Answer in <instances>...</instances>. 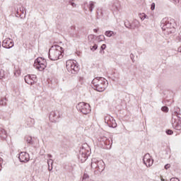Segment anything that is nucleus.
Returning a JSON list of instances; mask_svg holds the SVG:
<instances>
[{"label": "nucleus", "instance_id": "obj_1", "mask_svg": "<svg viewBox=\"0 0 181 181\" xmlns=\"http://www.w3.org/2000/svg\"><path fill=\"white\" fill-rule=\"evenodd\" d=\"M64 49L59 45L52 46L49 50V59L52 61L59 60L63 58Z\"/></svg>", "mask_w": 181, "mask_h": 181}, {"label": "nucleus", "instance_id": "obj_2", "mask_svg": "<svg viewBox=\"0 0 181 181\" xmlns=\"http://www.w3.org/2000/svg\"><path fill=\"white\" fill-rule=\"evenodd\" d=\"M108 86V81L103 77H96L92 81V87L96 91L103 92Z\"/></svg>", "mask_w": 181, "mask_h": 181}, {"label": "nucleus", "instance_id": "obj_3", "mask_svg": "<svg viewBox=\"0 0 181 181\" xmlns=\"http://www.w3.org/2000/svg\"><path fill=\"white\" fill-rule=\"evenodd\" d=\"M92 169H96L95 173H101L105 169V163L103 160H98L97 158H93L91 161Z\"/></svg>", "mask_w": 181, "mask_h": 181}, {"label": "nucleus", "instance_id": "obj_4", "mask_svg": "<svg viewBox=\"0 0 181 181\" xmlns=\"http://www.w3.org/2000/svg\"><path fill=\"white\" fill-rule=\"evenodd\" d=\"M66 67L69 73L71 74H77L80 68H78V64L74 60H68L66 62Z\"/></svg>", "mask_w": 181, "mask_h": 181}, {"label": "nucleus", "instance_id": "obj_5", "mask_svg": "<svg viewBox=\"0 0 181 181\" xmlns=\"http://www.w3.org/2000/svg\"><path fill=\"white\" fill-rule=\"evenodd\" d=\"M172 125L174 129L181 131V115L177 112L173 114Z\"/></svg>", "mask_w": 181, "mask_h": 181}, {"label": "nucleus", "instance_id": "obj_6", "mask_svg": "<svg viewBox=\"0 0 181 181\" xmlns=\"http://www.w3.org/2000/svg\"><path fill=\"white\" fill-rule=\"evenodd\" d=\"M76 110L84 115H87V114H90V112H91V107H90V105L84 102H80L78 103L76 105Z\"/></svg>", "mask_w": 181, "mask_h": 181}, {"label": "nucleus", "instance_id": "obj_7", "mask_svg": "<svg viewBox=\"0 0 181 181\" xmlns=\"http://www.w3.org/2000/svg\"><path fill=\"white\" fill-rule=\"evenodd\" d=\"M90 155V151L86 149V144H83L79 149L78 159L83 163L87 160L88 156Z\"/></svg>", "mask_w": 181, "mask_h": 181}, {"label": "nucleus", "instance_id": "obj_8", "mask_svg": "<svg viewBox=\"0 0 181 181\" xmlns=\"http://www.w3.org/2000/svg\"><path fill=\"white\" fill-rule=\"evenodd\" d=\"M47 66V63H46V59L42 57H38L35 60L34 67H35L37 70H39V71H43Z\"/></svg>", "mask_w": 181, "mask_h": 181}, {"label": "nucleus", "instance_id": "obj_9", "mask_svg": "<svg viewBox=\"0 0 181 181\" xmlns=\"http://www.w3.org/2000/svg\"><path fill=\"white\" fill-rule=\"evenodd\" d=\"M62 118L59 110H53L49 114V120L51 122H59Z\"/></svg>", "mask_w": 181, "mask_h": 181}, {"label": "nucleus", "instance_id": "obj_10", "mask_svg": "<svg viewBox=\"0 0 181 181\" xmlns=\"http://www.w3.org/2000/svg\"><path fill=\"white\" fill-rule=\"evenodd\" d=\"M160 27L162 30H164V31L167 30V32H170V29H172L173 28V25H172V23L168 21V18H163L161 21Z\"/></svg>", "mask_w": 181, "mask_h": 181}, {"label": "nucleus", "instance_id": "obj_11", "mask_svg": "<svg viewBox=\"0 0 181 181\" xmlns=\"http://www.w3.org/2000/svg\"><path fill=\"white\" fill-rule=\"evenodd\" d=\"M105 122L110 128H117V122H115V119L111 115L105 117Z\"/></svg>", "mask_w": 181, "mask_h": 181}, {"label": "nucleus", "instance_id": "obj_12", "mask_svg": "<svg viewBox=\"0 0 181 181\" xmlns=\"http://www.w3.org/2000/svg\"><path fill=\"white\" fill-rule=\"evenodd\" d=\"M143 162L147 168H151L153 165V159L151 158L149 153L145 154L143 158Z\"/></svg>", "mask_w": 181, "mask_h": 181}, {"label": "nucleus", "instance_id": "obj_13", "mask_svg": "<svg viewBox=\"0 0 181 181\" xmlns=\"http://www.w3.org/2000/svg\"><path fill=\"white\" fill-rule=\"evenodd\" d=\"M24 80L30 86H33L37 81L36 75H27L25 76Z\"/></svg>", "mask_w": 181, "mask_h": 181}, {"label": "nucleus", "instance_id": "obj_14", "mask_svg": "<svg viewBox=\"0 0 181 181\" xmlns=\"http://www.w3.org/2000/svg\"><path fill=\"white\" fill-rule=\"evenodd\" d=\"M18 159H19L20 162H21L23 163H26L29 162V160H30V157L29 156V153H28L26 152H21L19 154Z\"/></svg>", "mask_w": 181, "mask_h": 181}, {"label": "nucleus", "instance_id": "obj_15", "mask_svg": "<svg viewBox=\"0 0 181 181\" xmlns=\"http://www.w3.org/2000/svg\"><path fill=\"white\" fill-rule=\"evenodd\" d=\"M2 46L5 49H11L14 46L13 40L11 38H6L3 41Z\"/></svg>", "mask_w": 181, "mask_h": 181}, {"label": "nucleus", "instance_id": "obj_16", "mask_svg": "<svg viewBox=\"0 0 181 181\" xmlns=\"http://www.w3.org/2000/svg\"><path fill=\"white\" fill-rule=\"evenodd\" d=\"M0 80L6 83V81L11 80V76H9V74L6 73L4 69H0Z\"/></svg>", "mask_w": 181, "mask_h": 181}, {"label": "nucleus", "instance_id": "obj_17", "mask_svg": "<svg viewBox=\"0 0 181 181\" xmlns=\"http://www.w3.org/2000/svg\"><path fill=\"white\" fill-rule=\"evenodd\" d=\"M95 8V2L89 1V3L85 4V11H88L89 12H93V9Z\"/></svg>", "mask_w": 181, "mask_h": 181}, {"label": "nucleus", "instance_id": "obj_18", "mask_svg": "<svg viewBox=\"0 0 181 181\" xmlns=\"http://www.w3.org/2000/svg\"><path fill=\"white\" fill-rule=\"evenodd\" d=\"M138 21H135L133 22L132 24L129 23V21H125L124 22V26L127 29H135V28H138Z\"/></svg>", "mask_w": 181, "mask_h": 181}, {"label": "nucleus", "instance_id": "obj_19", "mask_svg": "<svg viewBox=\"0 0 181 181\" xmlns=\"http://www.w3.org/2000/svg\"><path fill=\"white\" fill-rule=\"evenodd\" d=\"M8 138V133L2 125H0V139L5 141Z\"/></svg>", "mask_w": 181, "mask_h": 181}, {"label": "nucleus", "instance_id": "obj_20", "mask_svg": "<svg viewBox=\"0 0 181 181\" xmlns=\"http://www.w3.org/2000/svg\"><path fill=\"white\" fill-rule=\"evenodd\" d=\"M100 141L104 142L105 145H112V139H107V137H103L100 139Z\"/></svg>", "mask_w": 181, "mask_h": 181}, {"label": "nucleus", "instance_id": "obj_21", "mask_svg": "<svg viewBox=\"0 0 181 181\" xmlns=\"http://www.w3.org/2000/svg\"><path fill=\"white\" fill-rule=\"evenodd\" d=\"M96 18L97 19H101V18H103V16H104V13H103V8H98L96 11Z\"/></svg>", "mask_w": 181, "mask_h": 181}, {"label": "nucleus", "instance_id": "obj_22", "mask_svg": "<svg viewBox=\"0 0 181 181\" xmlns=\"http://www.w3.org/2000/svg\"><path fill=\"white\" fill-rule=\"evenodd\" d=\"M105 35L107 37H111L112 36H115V35H117V33H115L114 31H111V30H107L105 31Z\"/></svg>", "mask_w": 181, "mask_h": 181}, {"label": "nucleus", "instance_id": "obj_23", "mask_svg": "<svg viewBox=\"0 0 181 181\" xmlns=\"http://www.w3.org/2000/svg\"><path fill=\"white\" fill-rule=\"evenodd\" d=\"M26 124L28 125V127H33V125H35V119L28 118L27 119Z\"/></svg>", "mask_w": 181, "mask_h": 181}, {"label": "nucleus", "instance_id": "obj_24", "mask_svg": "<svg viewBox=\"0 0 181 181\" xmlns=\"http://www.w3.org/2000/svg\"><path fill=\"white\" fill-rule=\"evenodd\" d=\"M47 163H48V170L51 172V170H53V160L49 159L47 160Z\"/></svg>", "mask_w": 181, "mask_h": 181}, {"label": "nucleus", "instance_id": "obj_25", "mask_svg": "<svg viewBox=\"0 0 181 181\" xmlns=\"http://www.w3.org/2000/svg\"><path fill=\"white\" fill-rule=\"evenodd\" d=\"M95 37V35L90 34L88 36V40L89 43H94V39Z\"/></svg>", "mask_w": 181, "mask_h": 181}, {"label": "nucleus", "instance_id": "obj_26", "mask_svg": "<svg viewBox=\"0 0 181 181\" xmlns=\"http://www.w3.org/2000/svg\"><path fill=\"white\" fill-rule=\"evenodd\" d=\"M6 101L7 100L6 98H1L0 100V105L5 107V105H6Z\"/></svg>", "mask_w": 181, "mask_h": 181}, {"label": "nucleus", "instance_id": "obj_27", "mask_svg": "<svg viewBox=\"0 0 181 181\" xmlns=\"http://www.w3.org/2000/svg\"><path fill=\"white\" fill-rule=\"evenodd\" d=\"M25 140H26L27 144H30V145L33 144V141L32 140V136H27Z\"/></svg>", "mask_w": 181, "mask_h": 181}, {"label": "nucleus", "instance_id": "obj_28", "mask_svg": "<svg viewBox=\"0 0 181 181\" xmlns=\"http://www.w3.org/2000/svg\"><path fill=\"white\" fill-rule=\"evenodd\" d=\"M90 50H92V52H95V49H98V45H97L96 44H94L93 45H90Z\"/></svg>", "mask_w": 181, "mask_h": 181}, {"label": "nucleus", "instance_id": "obj_29", "mask_svg": "<svg viewBox=\"0 0 181 181\" xmlns=\"http://www.w3.org/2000/svg\"><path fill=\"white\" fill-rule=\"evenodd\" d=\"M105 40V37L103 35L98 36V42H103Z\"/></svg>", "mask_w": 181, "mask_h": 181}, {"label": "nucleus", "instance_id": "obj_30", "mask_svg": "<svg viewBox=\"0 0 181 181\" xmlns=\"http://www.w3.org/2000/svg\"><path fill=\"white\" fill-rule=\"evenodd\" d=\"M69 5L73 6V8H76L77 6V4H76L74 2H73V0H69Z\"/></svg>", "mask_w": 181, "mask_h": 181}, {"label": "nucleus", "instance_id": "obj_31", "mask_svg": "<svg viewBox=\"0 0 181 181\" xmlns=\"http://www.w3.org/2000/svg\"><path fill=\"white\" fill-rule=\"evenodd\" d=\"M161 110L163 111V112H168L169 111V108L166 106H163L161 107Z\"/></svg>", "mask_w": 181, "mask_h": 181}, {"label": "nucleus", "instance_id": "obj_32", "mask_svg": "<svg viewBox=\"0 0 181 181\" xmlns=\"http://www.w3.org/2000/svg\"><path fill=\"white\" fill-rule=\"evenodd\" d=\"M89 177H90V176L88 175V174H84L83 176V180H87V179H88Z\"/></svg>", "mask_w": 181, "mask_h": 181}, {"label": "nucleus", "instance_id": "obj_33", "mask_svg": "<svg viewBox=\"0 0 181 181\" xmlns=\"http://www.w3.org/2000/svg\"><path fill=\"white\" fill-rule=\"evenodd\" d=\"M107 47V45L105 44H103L100 47V53L102 50H105V48Z\"/></svg>", "mask_w": 181, "mask_h": 181}, {"label": "nucleus", "instance_id": "obj_34", "mask_svg": "<svg viewBox=\"0 0 181 181\" xmlns=\"http://www.w3.org/2000/svg\"><path fill=\"white\" fill-rule=\"evenodd\" d=\"M166 134L168 135H172V134H173V131L170 130V129H168L166 131Z\"/></svg>", "mask_w": 181, "mask_h": 181}, {"label": "nucleus", "instance_id": "obj_35", "mask_svg": "<svg viewBox=\"0 0 181 181\" xmlns=\"http://www.w3.org/2000/svg\"><path fill=\"white\" fill-rule=\"evenodd\" d=\"M170 181H180V180H179L177 177H172L170 178Z\"/></svg>", "mask_w": 181, "mask_h": 181}, {"label": "nucleus", "instance_id": "obj_36", "mask_svg": "<svg viewBox=\"0 0 181 181\" xmlns=\"http://www.w3.org/2000/svg\"><path fill=\"white\" fill-rule=\"evenodd\" d=\"M155 6H156L155 3H152L151 6V11H155Z\"/></svg>", "mask_w": 181, "mask_h": 181}, {"label": "nucleus", "instance_id": "obj_37", "mask_svg": "<svg viewBox=\"0 0 181 181\" xmlns=\"http://www.w3.org/2000/svg\"><path fill=\"white\" fill-rule=\"evenodd\" d=\"M14 75L18 77V76H21V71H17L16 72L14 73Z\"/></svg>", "mask_w": 181, "mask_h": 181}, {"label": "nucleus", "instance_id": "obj_38", "mask_svg": "<svg viewBox=\"0 0 181 181\" xmlns=\"http://www.w3.org/2000/svg\"><path fill=\"white\" fill-rule=\"evenodd\" d=\"M2 158L0 157V170L2 169Z\"/></svg>", "mask_w": 181, "mask_h": 181}, {"label": "nucleus", "instance_id": "obj_39", "mask_svg": "<svg viewBox=\"0 0 181 181\" xmlns=\"http://www.w3.org/2000/svg\"><path fill=\"white\" fill-rule=\"evenodd\" d=\"M169 168H170V164H166L165 165V169H169Z\"/></svg>", "mask_w": 181, "mask_h": 181}, {"label": "nucleus", "instance_id": "obj_40", "mask_svg": "<svg viewBox=\"0 0 181 181\" xmlns=\"http://www.w3.org/2000/svg\"><path fill=\"white\" fill-rule=\"evenodd\" d=\"M20 11L21 12L22 14L24 13L23 7L20 8Z\"/></svg>", "mask_w": 181, "mask_h": 181}, {"label": "nucleus", "instance_id": "obj_41", "mask_svg": "<svg viewBox=\"0 0 181 181\" xmlns=\"http://www.w3.org/2000/svg\"><path fill=\"white\" fill-rule=\"evenodd\" d=\"M140 18H141V21H144L146 17H145V15H144V16H141Z\"/></svg>", "mask_w": 181, "mask_h": 181}, {"label": "nucleus", "instance_id": "obj_42", "mask_svg": "<svg viewBox=\"0 0 181 181\" xmlns=\"http://www.w3.org/2000/svg\"><path fill=\"white\" fill-rule=\"evenodd\" d=\"M175 4H179L180 2V0H173Z\"/></svg>", "mask_w": 181, "mask_h": 181}, {"label": "nucleus", "instance_id": "obj_43", "mask_svg": "<svg viewBox=\"0 0 181 181\" xmlns=\"http://www.w3.org/2000/svg\"><path fill=\"white\" fill-rule=\"evenodd\" d=\"M93 32H94L95 33H97V32H98V29H96V28L93 29Z\"/></svg>", "mask_w": 181, "mask_h": 181}, {"label": "nucleus", "instance_id": "obj_44", "mask_svg": "<svg viewBox=\"0 0 181 181\" xmlns=\"http://www.w3.org/2000/svg\"><path fill=\"white\" fill-rule=\"evenodd\" d=\"M47 158H53V156H52L51 154H47Z\"/></svg>", "mask_w": 181, "mask_h": 181}, {"label": "nucleus", "instance_id": "obj_45", "mask_svg": "<svg viewBox=\"0 0 181 181\" xmlns=\"http://www.w3.org/2000/svg\"><path fill=\"white\" fill-rule=\"evenodd\" d=\"M21 16V14H19V10H17V16Z\"/></svg>", "mask_w": 181, "mask_h": 181}, {"label": "nucleus", "instance_id": "obj_46", "mask_svg": "<svg viewBox=\"0 0 181 181\" xmlns=\"http://www.w3.org/2000/svg\"><path fill=\"white\" fill-rule=\"evenodd\" d=\"M178 52H180L181 53V47H180L178 48Z\"/></svg>", "mask_w": 181, "mask_h": 181}, {"label": "nucleus", "instance_id": "obj_47", "mask_svg": "<svg viewBox=\"0 0 181 181\" xmlns=\"http://www.w3.org/2000/svg\"><path fill=\"white\" fill-rule=\"evenodd\" d=\"M177 111H180V109L179 107H177Z\"/></svg>", "mask_w": 181, "mask_h": 181}, {"label": "nucleus", "instance_id": "obj_48", "mask_svg": "<svg viewBox=\"0 0 181 181\" xmlns=\"http://www.w3.org/2000/svg\"><path fill=\"white\" fill-rule=\"evenodd\" d=\"M131 59H132V56H131ZM132 62H133V63H134V60L132 59Z\"/></svg>", "mask_w": 181, "mask_h": 181}, {"label": "nucleus", "instance_id": "obj_49", "mask_svg": "<svg viewBox=\"0 0 181 181\" xmlns=\"http://www.w3.org/2000/svg\"><path fill=\"white\" fill-rule=\"evenodd\" d=\"M162 181H165V179H161Z\"/></svg>", "mask_w": 181, "mask_h": 181}, {"label": "nucleus", "instance_id": "obj_50", "mask_svg": "<svg viewBox=\"0 0 181 181\" xmlns=\"http://www.w3.org/2000/svg\"><path fill=\"white\" fill-rule=\"evenodd\" d=\"M81 78H80V80H81Z\"/></svg>", "mask_w": 181, "mask_h": 181}]
</instances>
